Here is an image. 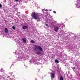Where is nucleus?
Listing matches in <instances>:
<instances>
[{"instance_id": "1", "label": "nucleus", "mask_w": 80, "mask_h": 80, "mask_svg": "<svg viewBox=\"0 0 80 80\" xmlns=\"http://www.w3.org/2000/svg\"><path fill=\"white\" fill-rule=\"evenodd\" d=\"M32 17H33L34 19L35 20H37L38 21L40 22V20L39 18V16H38V14L37 13L35 12H32Z\"/></svg>"}, {"instance_id": "2", "label": "nucleus", "mask_w": 80, "mask_h": 80, "mask_svg": "<svg viewBox=\"0 0 80 80\" xmlns=\"http://www.w3.org/2000/svg\"><path fill=\"white\" fill-rule=\"evenodd\" d=\"M54 31L57 32V31L58 30V26H55L54 28Z\"/></svg>"}, {"instance_id": "3", "label": "nucleus", "mask_w": 80, "mask_h": 80, "mask_svg": "<svg viewBox=\"0 0 80 80\" xmlns=\"http://www.w3.org/2000/svg\"><path fill=\"white\" fill-rule=\"evenodd\" d=\"M52 75V78H54V77H55V73L52 72V73L51 74Z\"/></svg>"}, {"instance_id": "4", "label": "nucleus", "mask_w": 80, "mask_h": 80, "mask_svg": "<svg viewBox=\"0 0 80 80\" xmlns=\"http://www.w3.org/2000/svg\"><path fill=\"white\" fill-rule=\"evenodd\" d=\"M39 46H37L36 45H34V49L35 50H36V51H37L38 50V49H37V47H38Z\"/></svg>"}, {"instance_id": "5", "label": "nucleus", "mask_w": 80, "mask_h": 80, "mask_svg": "<svg viewBox=\"0 0 80 80\" xmlns=\"http://www.w3.org/2000/svg\"><path fill=\"white\" fill-rule=\"evenodd\" d=\"M5 32L6 33H8V29L7 28H5L4 30Z\"/></svg>"}, {"instance_id": "6", "label": "nucleus", "mask_w": 80, "mask_h": 80, "mask_svg": "<svg viewBox=\"0 0 80 80\" xmlns=\"http://www.w3.org/2000/svg\"><path fill=\"white\" fill-rule=\"evenodd\" d=\"M22 41L23 43H26V38H24L22 39Z\"/></svg>"}, {"instance_id": "7", "label": "nucleus", "mask_w": 80, "mask_h": 80, "mask_svg": "<svg viewBox=\"0 0 80 80\" xmlns=\"http://www.w3.org/2000/svg\"><path fill=\"white\" fill-rule=\"evenodd\" d=\"M22 28L23 29H27V28H28V26H23Z\"/></svg>"}, {"instance_id": "8", "label": "nucleus", "mask_w": 80, "mask_h": 80, "mask_svg": "<svg viewBox=\"0 0 80 80\" xmlns=\"http://www.w3.org/2000/svg\"><path fill=\"white\" fill-rule=\"evenodd\" d=\"M38 47L39 49V50H40V51H42L43 50V49H42V48H41V47H40V46H38Z\"/></svg>"}, {"instance_id": "9", "label": "nucleus", "mask_w": 80, "mask_h": 80, "mask_svg": "<svg viewBox=\"0 0 80 80\" xmlns=\"http://www.w3.org/2000/svg\"><path fill=\"white\" fill-rule=\"evenodd\" d=\"M55 62L56 63H59V61H58V60L56 59L55 60Z\"/></svg>"}, {"instance_id": "10", "label": "nucleus", "mask_w": 80, "mask_h": 80, "mask_svg": "<svg viewBox=\"0 0 80 80\" xmlns=\"http://www.w3.org/2000/svg\"><path fill=\"white\" fill-rule=\"evenodd\" d=\"M37 54H41V52H40V51L38 52L37 53Z\"/></svg>"}, {"instance_id": "11", "label": "nucleus", "mask_w": 80, "mask_h": 80, "mask_svg": "<svg viewBox=\"0 0 80 80\" xmlns=\"http://www.w3.org/2000/svg\"><path fill=\"white\" fill-rule=\"evenodd\" d=\"M60 80H63V77H62V76H61L60 78Z\"/></svg>"}, {"instance_id": "12", "label": "nucleus", "mask_w": 80, "mask_h": 80, "mask_svg": "<svg viewBox=\"0 0 80 80\" xmlns=\"http://www.w3.org/2000/svg\"><path fill=\"white\" fill-rule=\"evenodd\" d=\"M31 42L32 43H35V41H33V40H32L31 41Z\"/></svg>"}, {"instance_id": "13", "label": "nucleus", "mask_w": 80, "mask_h": 80, "mask_svg": "<svg viewBox=\"0 0 80 80\" xmlns=\"http://www.w3.org/2000/svg\"><path fill=\"white\" fill-rule=\"evenodd\" d=\"M12 28L13 29V30H15V26H13L12 27Z\"/></svg>"}, {"instance_id": "14", "label": "nucleus", "mask_w": 80, "mask_h": 80, "mask_svg": "<svg viewBox=\"0 0 80 80\" xmlns=\"http://www.w3.org/2000/svg\"><path fill=\"white\" fill-rule=\"evenodd\" d=\"M2 5L0 4V8H2Z\"/></svg>"}, {"instance_id": "15", "label": "nucleus", "mask_w": 80, "mask_h": 80, "mask_svg": "<svg viewBox=\"0 0 80 80\" xmlns=\"http://www.w3.org/2000/svg\"><path fill=\"white\" fill-rule=\"evenodd\" d=\"M53 12V13H56V12H55V11H54Z\"/></svg>"}, {"instance_id": "16", "label": "nucleus", "mask_w": 80, "mask_h": 80, "mask_svg": "<svg viewBox=\"0 0 80 80\" xmlns=\"http://www.w3.org/2000/svg\"><path fill=\"white\" fill-rule=\"evenodd\" d=\"M72 69H73V70H74V69H75V67H74L72 68Z\"/></svg>"}, {"instance_id": "17", "label": "nucleus", "mask_w": 80, "mask_h": 80, "mask_svg": "<svg viewBox=\"0 0 80 80\" xmlns=\"http://www.w3.org/2000/svg\"><path fill=\"white\" fill-rule=\"evenodd\" d=\"M46 27H48V24H46Z\"/></svg>"}, {"instance_id": "18", "label": "nucleus", "mask_w": 80, "mask_h": 80, "mask_svg": "<svg viewBox=\"0 0 80 80\" xmlns=\"http://www.w3.org/2000/svg\"><path fill=\"white\" fill-rule=\"evenodd\" d=\"M45 11H46V12H48V10H47V9H46Z\"/></svg>"}, {"instance_id": "19", "label": "nucleus", "mask_w": 80, "mask_h": 80, "mask_svg": "<svg viewBox=\"0 0 80 80\" xmlns=\"http://www.w3.org/2000/svg\"><path fill=\"white\" fill-rule=\"evenodd\" d=\"M19 0H16V2H18Z\"/></svg>"}]
</instances>
